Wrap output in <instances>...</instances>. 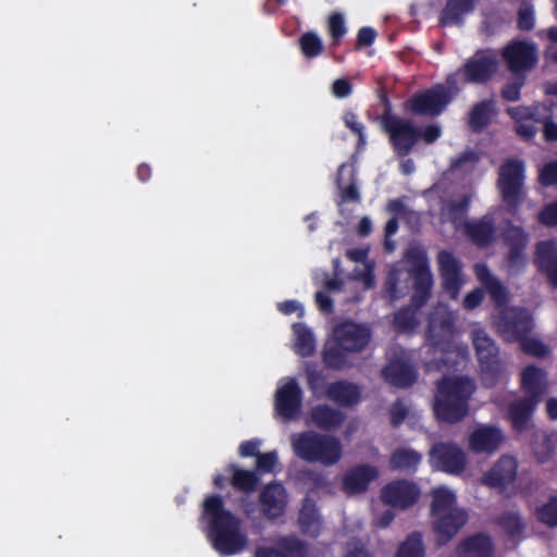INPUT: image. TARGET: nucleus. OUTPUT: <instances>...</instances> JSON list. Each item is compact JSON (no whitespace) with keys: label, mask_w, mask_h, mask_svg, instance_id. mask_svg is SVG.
<instances>
[{"label":"nucleus","mask_w":557,"mask_h":557,"mask_svg":"<svg viewBox=\"0 0 557 557\" xmlns=\"http://www.w3.org/2000/svg\"><path fill=\"white\" fill-rule=\"evenodd\" d=\"M327 394L331 399L345 406L356 404L360 398L359 387L345 382L332 384L327 389Z\"/></svg>","instance_id":"473e14b6"},{"label":"nucleus","mask_w":557,"mask_h":557,"mask_svg":"<svg viewBox=\"0 0 557 557\" xmlns=\"http://www.w3.org/2000/svg\"><path fill=\"white\" fill-rule=\"evenodd\" d=\"M539 400L531 397L516 399L509 407V419L516 430H522L531 418Z\"/></svg>","instance_id":"c85d7f7f"},{"label":"nucleus","mask_w":557,"mask_h":557,"mask_svg":"<svg viewBox=\"0 0 557 557\" xmlns=\"http://www.w3.org/2000/svg\"><path fill=\"white\" fill-rule=\"evenodd\" d=\"M332 91L338 98L347 97L351 91L350 84L345 79H337L333 83Z\"/></svg>","instance_id":"680f3d73"},{"label":"nucleus","mask_w":557,"mask_h":557,"mask_svg":"<svg viewBox=\"0 0 557 557\" xmlns=\"http://www.w3.org/2000/svg\"><path fill=\"white\" fill-rule=\"evenodd\" d=\"M517 476V459L510 455H502L481 476L480 482L487 487L504 491L516 482Z\"/></svg>","instance_id":"f8f14e48"},{"label":"nucleus","mask_w":557,"mask_h":557,"mask_svg":"<svg viewBox=\"0 0 557 557\" xmlns=\"http://www.w3.org/2000/svg\"><path fill=\"white\" fill-rule=\"evenodd\" d=\"M394 520V513L391 509L384 510L382 513H379L375 518V525L380 528H386Z\"/></svg>","instance_id":"69168bd1"},{"label":"nucleus","mask_w":557,"mask_h":557,"mask_svg":"<svg viewBox=\"0 0 557 557\" xmlns=\"http://www.w3.org/2000/svg\"><path fill=\"white\" fill-rule=\"evenodd\" d=\"M344 122L347 127L359 135L360 141L363 144L362 125L358 122L356 114L348 112L344 116Z\"/></svg>","instance_id":"052dcab7"},{"label":"nucleus","mask_w":557,"mask_h":557,"mask_svg":"<svg viewBox=\"0 0 557 557\" xmlns=\"http://www.w3.org/2000/svg\"><path fill=\"white\" fill-rule=\"evenodd\" d=\"M233 471V485L242 491L249 492L255 488L257 484L256 475L250 471L238 470L232 468Z\"/></svg>","instance_id":"c03bdc74"},{"label":"nucleus","mask_w":557,"mask_h":557,"mask_svg":"<svg viewBox=\"0 0 557 557\" xmlns=\"http://www.w3.org/2000/svg\"><path fill=\"white\" fill-rule=\"evenodd\" d=\"M203 517L211 527L213 547L221 555H235L247 547L248 537L242 521L223 507L221 497L211 496L205 500Z\"/></svg>","instance_id":"f03ea898"},{"label":"nucleus","mask_w":557,"mask_h":557,"mask_svg":"<svg viewBox=\"0 0 557 557\" xmlns=\"http://www.w3.org/2000/svg\"><path fill=\"white\" fill-rule=\"evenodd\" d=\"M443 287L446 293L456 299L465 283L460 262L448 251H441L437 256Z\"/></svg>","instance_id":"f3484780"},{"label":"nucleus","mask_w":557,"mask_h":557,"mask_svg":"<svg viewBox=\"0 0 557 557\" xmlns=\"http://www.w3.org/2000/svg\"><path fill=\"white\" fill-rule=\"evenodd\" d=\"M407 414L408 407L400 401L395 403L391 408V421L394 425L401 423Z\"/></svg>","instance_id":"bf43d9fd"},{"label":"nucleus","mask_w":557,"mask_h":557,"mask_svg":"<svg viewBox=\"0 0 557 557\" xmlns=\"http://www.w3.org/2000/svg\"><path fill=\"white\" fill-rule=\"evenodd\" d=\"M503 58L513 72L530 70L536 62V46L527 41H512L504 48Z\"/></svg>","instance_id":"a211bd4d"},{"label":"nucleus","mask_w":557,"mask_h":557,"mask_svg":"<svg viewBox=\"0 0 557 557\" xmlns=\"http://www.w3.org/2000/svg\"><path fill=\"white\" fill-rule=\"evenodd\" d=\"M300 405V388L298 384L290 379L284 381L275 396L277 413L284 419H292L298 413Z\"/></svg>","instance_id":"aec40b11"},{"label":"nucleus","mask_w":557,"mask_h":557,"mask_svg":"<svg viewBox=\"0 0 557 557\" xmlns=\"http://www.w3.org/2000/svg\"><path fill=\"white\" fill-rule=\"evenodd\" d=\"M497 332L507 342L520 341L521 349L534 357H545L548 347L535 337H527L533 322L528 311L519 308H505L495 322Z\"/></svg>","instance_id":"20e7f679"},{"label":"nucleus","mask_w":557,"mask_h":557,"mask_svg":"<svg viewBox=\"0 0 557 557\" xmlns=\"http://www.w3.org/2000/svg\"><path fill=\"white\" fill-rule=\"evenodd\" d=\"M290 442L294 453L308 461L331 466L342 457L341 442L334 436L305 432L292 435Z\"/></svg>","instance_id":"39448f33"},{"label":"nucleus","mask_w":557,"mask_h":557,"mask_svg":"<svg viewBox=\"0 0 557 557\" xmlns=\"http://www.w3.org/2000/svg\"><path fill=\"white\" fill-rule=\"evenodd\" d=\"M502 524L510 535H516L523 529L522 520L516 512L506 513L502 518Z\"/></svg>","instance_id":"09e8293b"},{"label":"nucleus","mask_w":557,"mask_h":557,"mask_svg":"<svg viewBox=\"0 0 557 557\" xmlns=\"http://www.w3.org/2000/svg\"><path fill=\"white\" fill-rule=\"evenodd\" d=\"M451 95L442 87L436 86L425 92L414 95L410 101V110L417 114L438 115L450 101Z\"/></svg>","instance_id":"dca6fc26"},{"label":"nucleus","mask_w":557,"mask_h":557,"mask_svg":"<svg viewBox=\"0 0 557 557\" xmlns=\"http://www.w3.org/2000/svg\"><path fill=\"white\" fill-rule=\"evenodd\" d=\"M534 16L533 11L528 7H522L519 11V27L523 30H529L533 27Z\"/></svg>","instance_id":"4d7b16f0"},{"label":"nucleus","mask_w":557,"mask_h":557,"mask_svg":"<svg viewBox=\"0 0 557 557\" xmlns=\"http://www.w3.org/2000/svg\"><path fill=\"white\" fill-rule=\"evenodd\" d=\"M540 521L550 527H557V497L549 498L536 510Z\"/></svg>","instance_id":"37998d69"},{"label":"nucleus","mask_w":557,"mask_h":557,"mask_svg":"<svg viewBox=\"0 0 557 557\" xmlns=\"http://www.w3.org/2000/svg\"><path fill=\"white\" fill-rule=\"evenodd\" d=\"M556 443L557 440L554 435H549L545 432H537L534 435L532 443L533 453L537 461H548L555 453Z\"/></svg>","instance_id":"4c0bfd02"},{"label":"nucleus","mask_w":557,"mask_h":557,"mask_svg":"<svg viewBox=\"0 0 557 557\" xmlns=\"http://www.w3.org/2000/svg\"><path fill=\"white\" fill-rule=\"evenodd\" d=\"M382 376L387 383L398 387H407L416 381L414 369L408 363L404 351L389 360L382 370Z\"/></svg>","instance_id":"4be33fe9"},{"label":"nucleus","mask_w":557,"mask_h":557,"mask_svg":"<svg viewBox=\"0 0 557 557\" xmlns=\"http://www.w3.org/2000/svg\"><path fill=\"white\" fill-rule=\"evenodd\" d=\"M419 497L418 486L405 480L391 482L381 491V499L384 504L401 510L416 504Z\"/></svg>","instance_id":"2eb2a0df"},{"label":"nucleus","mask_w":557,"mask_h":557,"mask_svg":"<svg viewBox=\"0 0 557 557\" xmlns=\"http://www.w3.org/2000/svg\"><path fill=\"white\" fill-rule=\"evenodd\" d=\"M540 181L543 185L557 183V161L545 164L540 173Z\"/></svg>","instance_id":"864d4df0"},{"label":"nucleus","mask_w":557,"mask_h":557,"mask_svg":"<svg viewBox=\"0 0 557 557\" xmlns=\"http://www.w3.org/2000/svg\"><path fill=\"white\" fill-rule=\"evenodd\" d=\"M469 198L450 201L442 209V216L453 222L457 227L462 226L463 232L478 245H486L495 237V225L491 218L484 216L480 221L463 222V213L469 206Z\"/></svg>","instance_id":"423d86ee"},{"label":"nucleus","mask_w":557,"mask_h":557,"mask_svg":"<svg viewBox=\"0 0 557 557\" xmlns=\"http://www.w3.org/2000/svg\"><path fill=\"white\" fill-rule=\"evenodd\" d=\"M299 527L302 533L315 537L321 531V521L314 505L310 502H306L299 512L298 518Z\"/></svg>","instance_id":"72a5a7b5"},{"label":"nucleus","mask_w":557,"mask_h":557,"mask_svg":"<svg viewBox=\"0 0 557 557\" xmlns=\"http://www.w3.org/2000/svg\"><path fill=\"white\" fill-rule=\"evenodd\" d=\"M260 503L263 512L275 518L284 512L287 497L284 487L281 484H269L260 495Z\"/></svg>","instance_id":"a878e982"},{"label":"nucleus","mask_w":557,"mask_h":557,"mask_svg":"<svg viewBox=\"0 0 557 557\" xmlns=\"http://www.w3.org/2000/svg\"><path fill=\"white\" fill-rule=\"evenodd\" d=\"M497 69V57L494 52L483 51L474 54L463 67V74L468 82H483Z\"/></svg>","instance_id":"412c9836"},{"label":"nucleus","mask_w":557,"mask_h":557,"mask_svg":"<svg viewBox=\"0 0 557 557\" xmlns=\"http://www.w3.org/2000/svg\"><path fill=\"white\" fill-rule=\"evenodd\" d=\"M301 50L308 58L318 55L322 50L320 37L313 33H307L300 38Z\"/></svg>","instance_id":"49530a36"},{"label":"nucleus","mask_w":557,"mask_h":557,"mask_svg":"<svg viewBox=\"0 0 557 557\" xmlns=\"http://www.w3.org/2000/svg\"><path fill=\"white\" fill-rule=\"evenodd\" d=\"M474 392L473 382L465 376H447L437 383L434 412L437 419L457 422L468 413V400Z\"/></svg>","instance_id":"7ed1b4c3"},{"label":"nucleus","mask_w":557,"mask_h":557,"mask_svg":"<svg viewBox=\"0 0 557 557\" xmlns=\"http://www.w3.org/2000/svg\"><path fill=\"white\" fill-rule=\"evenodd\" d=\"M475 275L478 280L485 286L491 297L496 301L497 306H503L506 301V290L503 285L490 273L484 264H475Z\"/></svg>","instance_id":"2f4dec72"},{"label":"nucleus","mask_w":557,"mask_h":557,"mask_svg":"<svg viewBox=\"0 0 557 557\" xmlns=\"http://www.w3.org/2000/svg\"><path fill=\"white\" fill-rule=\"evenodd\" d=\"M342 188V197L344 200L347 201H358L359 200V193L355 184H349L347 187H341Z\"/></svg>","instance_id":"338daca9"},{"label":"nucleus","mask_w":557,"mask_h":557,"mask_svg":"<svg viewBox=\"0 0 557 557\" xmlns=\"http://www.w3.org/2000/svg\"><path fill=\"white\" fill-rule=\"evenodd\" d=\"M379 471L370 465H359L349 469L343 479V488L348 495L364 493L369 484L376 480Z\"/></svg>","instance_id":"5701e85b"},{"label":"nucleus","mask_w":557,"mask_h":557,"mask_svg":"<svg viewBox=\"0 0 557 557\" xmlns=\"http://www.w3.org/2000/svg\"><path fill=\"white\" fill-rule=\"evenodd\" d=\"M375 38V32L371 27H363L358 33V45L370 46Z\"/></svg>","instance_id":"e2e57ef3"},{"label":"nucleus","mask_w":557,"mask_h":557,"mask_svg":"<svg viewBox=\"0 0 557 557\" xmlns=\"http://www.w3.org/2000/svg\"><path fill=\"white\" fill-rule=\"evenodd\" d=\"M520 86L521 84L518 83L507 85L502 91L503 97L509 101L518 100L520 97Z\"/></svg>","instance_id":"0e129e2a"},{"label":"nucleus","mask_w":557,"mask_h":557,"mask_svg":"<svg viewBox=\"0 0 557 557\" xmlns=\"http://www.w3.org/2000/svg\"><path fill=\"white\" fill-rule=\"evenodd\" d=\"M368 251L366 247L349 249L346 251V257L352 262L363 263V272L358 273L355 271V277L362 280L366 288H371L374 285V277L372 275L373 263L367 259Z\"/></svg>","instance_id":"f704fd0d"},{"label":"nucleus","mask_w":557,"mask_h":557,"mask_svg":"<svg viewBox=\"0 0 557 557\" xmlns=\"http://www.w3.org/2000/svg\"><path fill=\"white\" fill-rule=\"evenodd\" d=\"M334 337L337 348L326 349L324 351V361L330 367L337 369L342 368L345 363L339 349L352 352L363 349L369 343L370 332L363 325L346 322L334 330Z\"/></svg>","instance_id":"6e6552de"},{"label":"nucleus","mask_w":557,"mask_h":557,"mask_svg":"<svg viewBox=\"0 0 557 557\" xmlns=\"http://www.w3.org/2000/svg\"><path fill=\"white\" fill-rule=\"evenodd\" d=\"M524 183V163L508 159L498 171L497 187L508 206H517L521 199Z\"/></svg>","instance_id":"9d476101"},{"label":"nucleus","mask_w":557,"mask_h":557,"mask_svg":"<svg viewBox=\"0 0 557 557\" xmlns=\"http://www.w3.org/2000/svg\"><path fill=\"white\" fill-rule=\"evenodd\" d=\"M472 344L480 363L483 381L486 385H494L505 371L499 358V350L490 335L480 327L471 331Z\"/></svg>","instance_id":"1a4fd4ad"},{"label":"nucleus","mask_w":557,"mask_h":557,"mask_svg":"<svg viewBox=\"0 0 557 557\" xmlns=\"http://www.w3.org/2000/svg\"><path fill=\"white\" fill-rule=\"evenodd\" d=\"M311 421L319 428L332 429L339 425L343 421V414L327 406H317L310 413Z\"/></svg>","instance_id":"c9c22d12"},{"label":"nucleus","mask_w":557,"mask_h":557,"mask_svg":"<svg viewBox=\"0 0 557 557\" xmlns=\"http://www.w3.org/2000/svg\"><path fill=\"white\" fill-rule=\"evenodd\" d=\"M463 510L456 504V494L446 486H438L432 491L431 516L443 512Z\"/></svg>","instance_id":"7c9ffc66"},{"label":"nucleus","mask_w":557,"mask_h":557,"mask_svg":"<svg viewBox=\"0 0 557 557\" xmlns=\"http://www.w3.org/2000/svg\"><path fill=\"white\" fill-rule=\"evenodd\" d=\"M454 337V317L447 306L438 305L430 317L428 327V342L433 348L434 358L426 362L428 367L432 363L438 366L441 361L447 362L443 357L447 354V347L451 344Z\"/></svg>","instance_id":"0eeeda50"},{"label":"nucleus","mask_w":557,"mask_h":557,"mask_svg":"<svg viewBox=\"0 0 557 557\" xmlns=\"http://www.w3.org/2000/svg\"><path fill=\"white\" fill-rule=\"evenodd\" d=\"M432 527L440 544L449 542L466 523L467 515L465 510H453L443 512L440 516L433 515Z\"/></svg>","instance_id":"6ab92c4d"},{"label":"nucleus","mask_w":557,"mask_h":557,"mask_svg":"<svg viewBox=\"0 0 557 557\" xmlns=\"http://www.w3.org/2000/svg\"><path fill=\"white\" fill-rule=\"evenodd\" d=\"M504 430L493 424H480L468 436L467 448L475 455H494L505 443Z\"/></svg>","instance_id":"9b49d317"},{"label":"nucleus","mask_w":557,"mask_h":557,"mask_svg":"<svg viewBox=\"0 0 557 557\" xmlns=\"http://www.w3.org/2000/svg\"><path fill=\"white\" fill-rule=\"evenodd\" d=\"M544 135L547 141H557V124L552 121H544Z\"/></svg>","instance_id":"774afa93"},{"label":"nucleus","mask_w":557,"mask_h":557,"mask_svg":"<svg viewBox=\"0 0 557 557\" xmlns=\"http://www.w3.org/2000/svg\"><path fill=\"white\" fill-rule=\"evenodd\" d=\"M521 387L529 397L540 400L548 387L545 371L535 366L524 368L521 372Z\"/></svg>","instance_id":"393cba45"},{"label":"nucleus","mask_w":557,"mask_h":557,"mask_svg":"<svg viewBox=\"0 0 557 557\" xmlns=\"http://www.w3.org/2000/svg\"><path fill=\"white\" fill-rule=\"evenodd\" d=\"M383 125L389 134L396 151L401 156L407 154L419 138V133L414 126L409 121L400 117L386 115L383 119Z\"/></svg>","instance_id":"4468645a"},{"label":"nucleus","mask_w":557,"mask_h":557,"mask_svg":"<svg viewBox=\"0 0 557 557\" xmlns=\"http://www.w3.org/2000/svg\"><path fill=\"white\" fill-rule=\"evenodd\" d=\"M495 115L493 101H482L473 106L469 115V125L473 131L485 127Z\"/></svg>","instance_id":"e433bc0d"},{"label":"nucleus","mask_w":557,"mask_h":557,"mask_svg":"<svg viewBox=\"0 0 557 557\" xmlns=\"http://www.w3.org/2000/svg\"><path fill=\"white\" fill-rule=\"evenodd\" d=\"M409 268L394 269L385 283V293L388 298L397 299L408 293L409 280L413 278L416 293L413 300L417 307L422 306L429 298L433 284L425 250L422 247H410L405 255Z\"/></svg>","instance_id":"f257e3e1"},{"label":"nucleus","mask_w":557,"mask_h":557,"mask_svg":"<svg viewBox=\"0 0 557 557\" xmlns=\"http://www.w3.org/2000/svg\"><path fill=\"white\" fill-rule=\"evenodd\" d=\"M387 210L398 216L399 219H404L411 224H416L419 221V215L413 210L409 209L401 200H392L387 205Z\"/></svg>","instance_id":"a18cd8bd"},{"label":"nucleus","mask_w":557,"mask_h":557,"mask_svg":"<svg viewBox=\"0 0 557 557\" xmlns=\"http://www.w3.org/2000/svg\"><path fill=\"white\" fill-rule=\"evenodd\" d=\"M421 461V455L410 448H399L391 456V467L396 470H414Z\"/></svg>","instance_id":"58836bf2"},{"label":"nucleus","mask_w":557,"mask_h":557,"mask_svg":"<svg viewBox=\"0 0 557 557\" xmlns=\"http://www.w3.org/2000/svg\"><path fill=\"white\" fill-rule=\"evenodd\" d=\"M535 262L549 283L557 287V244L554 240L537 244Z\"/></svg>","instance_id":"b1692460"},{"label":"nucleus","mask_w":557,"mask_h":557,"mask_svg":"<svg viewBox=\"0 0 557 557\" xmlns=\"http://www.w3.org/2000/svg\"><path fill=\"white\" fill-rule=\"evenodd\" d=\"M476 1L478 0H449L442 22L446 24L458 21L463 13L473 9Z\"/></svg>","instance_id":"79ce46f5"},{"label":"nucleus","mask_w":557,"mask_h":557,"mask_svg":"<svg viewBox=\"0 0 557 557\" xmlns=\"http://www.w3.org/2000/svg\"><path fill=\"white\" fill-rule=\"evenodd\" d=\"M395 557H424V547L420 533L410 534L400 545Z\"/></svg>","instance_id":"a19ab883"},{"label":"nucleus","mask_w":557,"mask_h":557,"mask_svg":"<svg viewBox=\"0 0 557 557\" xmlns=\"http://www.w3.org/2000/svg\"><path fill=\"white\" fill-rule=\"evenodd\" d=\"M539 221L549 227L557 226V201L545 206L539 213Z\"/></svg>","instance_id":"8fccbe9b"},{"label":"nucleus","mask_w":557,"mask_h":557,"mask_svg":"<svg viewBox=\"0 0 557 557\" xmlns=\"http://www.w3.org/2000/svg\"><path fill=\"white\" fill-rule=\"evenodd\" d=\"M504 239L510 249L511 264H518L522 260V251L528 244V234L519 226H509L504 233Z\"/></svg>","instance_id":"c756f323"},{"label":"nucleus","mask_w":557,"mask_h":557,"mask_svg":"<svg viewBox=\"0 0 557 557\" xmlns=\"http://www.w3.org/2000/svg\"><path fill=\"white\" fill-rule=\"evenodd\" d=\"M295 349L302 357L310 356L315 350V342L312 333L301 324L294 325Z\"/></svg>","instance_id":"ea45409f"},{"label":"nucleus","mask_w":557,"mask_h":557,"mask_svg":"<svg viewBox=\"0 0 557 557\" xmlns=\"http://www.w3.org/2000/svg\"><path fill=\"white\" fill-rule=\"evenodd\" d=\"M483 300V292L481 289H473L466 295L462 301V306L467 310L476 308Z\"/></svg>","instance_id":"13d9d810"},{"label":"nucleus","mask_w":557,"mask_h":557,"mask_svg":"<svg viewBox=\"0 0 557 557\" xmlns=\"http://www.w3.org/2000/svg\"><path fill=\"white\" fill-rule=\"evenodd\" d=\"M536 109L537 108L512 107L508 108L507 112L513 120H516L517 124H519L537 116Z\"/></svg>","instance_id":"3c124183"},{"label":"nucleus","mask_w":557,"mask_h":557,"mask_svg":"<svg viewBox=\"0 0 557 557\" xmlns=\"http://www.w3.org/2000/svg\"><path fill=\"white\" fill-rule=\"evenodd\" d=\"M493 544L486 535H475L465 540L453 557H491Z\"/></svg>","instance_id":"bb28decb"},{"label":"nucleus","mask_w":557,"mask_h":557,"mask_svg":"<svg viewBox=\"0 0 557 557\" xmlns=\"http://www.w3.org/2000/svg\"><path fill=\"white\" fill-rule=\"evenodd\" d=\"M329 29L333 38L342 37L345 32V23L342 14H333L329 18Z\"/></svg>","instance_id":"5fc2aeb1"},{"label":"nucleus","mask_w":557,"mask_h":557,"mask_svg":"<svg viewBox=\"0 0 557 557\" xmlns=\"http://www.w3.org/2000/svg\"><path fill=\"white\" fill-rule=\"evenodd\" d=\"M307 547L297 539H282L278 543V550L272 548H260L257 557H306Z\"/></svg>","instance_id":"cd10ccee"},{"label":"nucleus","mask_w":557,"mask_h":557,"mask_svg":"<svg viewBox=\"0 0 557 557\" xmlns=\"http://www.w3.org/2000/svg\"><path fill=\"white\" fill-rule=\"evenodd\" d=\"M535 122H540L539 116H535L532 120H529V121L527 120L522 123L517 124V126H516L517 134L524 139H529V138L533 137L537 131V128L535 126Z\"/></svg>","instance_id":"6e6d98bb"},{"label":"nucleus","mask_w":557,"mask_h":557,"mask_svg":"<svg viewBox=\"0 0 557 557\" xmlns=\"http://www.w3.org/2000/svg\"><path fill=\"white\" fill-rule=\"evenodd\" d=\"M430 461L436 469L460 474L467 466L465 451L453 443H437L430 450Z\"/></svg>","instance_id":"ddd939ff"},{"label":"nucleus","mask_w":557,"mask_h":557,"mask_svg":"<svg viewBox=\"0 0 557 557\" xmlns=\"http://www.w3.org/2000/svg\"><path fill=\"white\" fill-rule=\"evenodd\" d=\"M277 465V455L276 453H267L262 455H258L257 458V467L259 470L263 472H272Z\"/></svg>","instance_id":"603ef678"},{"label":"nucleus","mask_w":557,"mask_h":557,"mask_svg":"<svg viewBox=\"0 0 557 557\" xmlns=\"http://www.w3.org/2000/svg\"><path fill=\"white\" fill-rule=\"evenodd\" d=\"M418 324L414 312L411 309H405L396 313L394 325L398 331L410 332Z\"/></svg>","instance_id":"de8ad7c7"}]
</instances>
